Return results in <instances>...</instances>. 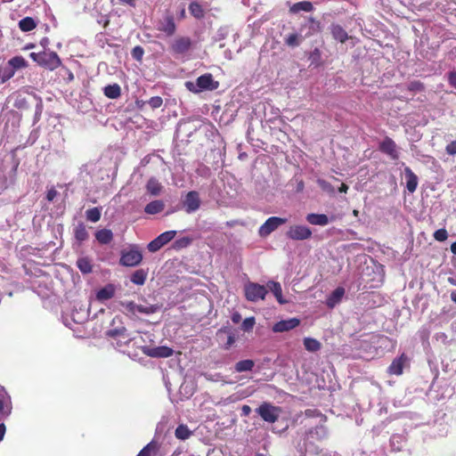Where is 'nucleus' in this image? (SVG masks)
Wrapping results in <instances>:
<instances>
[{
  "mask_svg": "<svg viewBox=\"0 0 456 456\" xmlns=\"http://www.w3.org/2000/svg\"><path fill=\"white\" fill-rule=\"evenodd\" d=\"M303 456H326V455L322 453V452H314L311 449H306V451Z\"/></svg>",
  "mask_w": 456,
  "mask_h": 456,
  "instance_id": "56",
  "label": "nucleus"
},
{
  "mask_svg": "<svg viewBox=\"0 0 456 456\" xmlns=\"http://www.w3.org/2000/svg\"><path fill=\"white\" fill-rule=\"evenodd\" d=\"M314 9L313 4L308 1H302L293 4L290 8L289 12L291 13H298L300 12H310Z\"/></svg>",
  "mask_w": 456,
  "mask_h": 456,
  "instance_id": "24",
  "label": "nucleus"
},
{
  "mask_svg": "<svg viewBox=\"0 0 456 456\" xmlns=\"http://www.w3.org/2000/svg\"><path fill=\"white\" fill-rule=\"evenodd\" d=\"M86 216L88 221L96 223L101 218V210L98 208L87 209L86 212Z\"/></svg>",
  "mask_w": 456,
  "mask_h": 456,
  "instance_id": "40",
  "label": "nucleus"
},
{
  "mask_svg": "<svg viewBox=\"0 0 456 456\" xmlns=\"http://www.w3.org/2000/svg\"><path fill=\"white\" fill-rule=\"evenodd\" d=\"M409 89L410 90H421L422 89V85L419 83V82H411L410 85H409Z\"/></svg>",
  "mask_w": 456,
  "mask_h": 456,
  "instance_id": "58",
  "label": "nucleus"
},
{
  "mask_svg": "<svg viewBox=\"0 0 456 456\" xmlns=\"http://www.w3.org/2000/svg\"><path fill=\"white\" fill-rule=\"evenodd\" d=\"M147 278V273L140 269L135 271L132 276H131V281L136 285H142L144 284Z\"/></svg>",
  "mask_w": 456,
  "mask_h": 456,
  "instance_id": "37",
  "label": "nucleus"
},
{
  "mask_svg": "<svg viewBox=\"0 0 456 456\" xmlns=\"http://www.w3.org/2000/svg\"><path fill=\"white\" fill-rule=\"evenodd\" d=\"M320 30V23L313 18H308L306 21L301 25L300 32L305 33L304 36L308 37Z\"/></svg>",
  "mask_w": 456,
  "mask_h": 456,
  "instance_id": "16",
  "label": "nucleus"
},
{
  "mask_svg": "<svg viewBox=\"0 0 456 456\" xmlns=\"http://www.w3.org/2000/svg\"><path fill=\"white\" fill-rule=\"evenodd\" d=\"M299 324L300 320L297 318L281 320L273 326L272 330L275 333L285 332L297 328Z\"/></svg>",
  "mask_w": 456,
  "mask_h": 456,
  "instance_id": "11",
  "label": "nucleus"
},
{
  "mask_svg": "<svg viewBox=\"0 0 456 456\" xmlns=\"http://www.w3.org/2000/svg\"><path fill=\"white\" fill-rule=\"evenodd\" d=\"M312 230L306 225H291L286 232L289 239L293 240H305L312 237Z\"/></svg>",
  "mask_w": 456,
  "mask_h": 456,
  "instance_id": "7",
  "label": "nucleus"
},
{
  "mask_svg": "<svg viewBox=\"0 0 456 456\" xmlns=\"http://www.w3.org/2000/svg\"><path fill=\"white\" fill-rule=\"evenodd\" d=\"M256 323V320L254 317H248L246 318L241 324V329L244 331H249L254 328V325Z\"/></svg>",
  "mask_w": 456,
  "mask_h": 456,
  "instance_id": "48",
  "label": "nucleus"
},
{
  "mask_svg": "<svg viewBox=\"0 0 456 456\" xmlns=\"http://www.w3.org/2000/svg\"><path fill=\"white\" fill-rule=\"evenodd\" d=\"M403 173L406 182V188L409 192L413 193L418 186V176L412 172V170L409 167H404Z\"/></svg>",
  "mask_w": 456,
  "mask_h": 456,
  "instance_id": "15",
  "label": "nucleus"
},
{
  "mask_svg": "<svg viewBox=\"0 0 456 456\" xmlns=\"http://www.w3.org/2000/svg\"><path fill=\"white\" fill-rule=\"evenodd\" d=\"M305 220L313 225L325 226L330 223L329 217L324 214L311 213L306 215Z\"/></svg>",
  "mask_w": 456,
  "mask_h": 456,
  "instance_id": "21",
  "label": "nucleus"
},
{
  "mask_svg": "<svg viewBox=\"0 0 456 456\" xmlns=\"http://www.w3.org/2000/svg\"><path fill=\"white\" fill-rule=\"evenodd\" d=\"M266 287L272 291L280 304L283 305L287 303V300H285L282 297V289L279 282L270 281L267 282Z\"/></svg>",
  "mask_w": 456,
  "mask_h": 456,
  "instance_id": "23",
  "label": "nucleus"
},
{
  "mask_svg": "<svg viewBox=\"0 0 456 456\" xmlns=\"http://www.w3.org/2000/svg\"><path fill=\"white\" fill-rule=\"evenodd\" d=\"M175 436L178 439L185 440L190 437L191 432L189 430V428L184 425H179L175 429Z\"/></svg>",
  "mask_w": 456,
  "mask_h": 456,
  "instance_id": "41",
  "label": "nucleus"
},
{
  "mask_svg": "<svg viewBox=\"0 0 456 456\" xmlns=\"http://www.w3.org/2000/svg\"><path fill=\"white\" fill-rule=\"evenodd\" d=\"M5 426L4 424H0V440H2L4 436V434H5Z\"/></svg>",
  "mask_w": 456,
  "mask_h": 456,
  "instance_id": "63",
  "label": "nucleus"
},
{
  "mask_svg": "<svg viewBox=\"0 0 456 456\" xmlns=\"http://www.w3.org/2000/svg\"><path fill=\"white\" fill-rule=\"evenodd\" d=\"M235 342V338L233 335H229L226 342L225 348H229L232 345H233Z\"/></svg>",
  "mask_w": 456,
  "mask_h": 456,
  "instance_id": "62",
  "label": "nucleus"
},
{
  "mask_svg": "<svg viewBox=\"0 0 456 456\" xmlns=\"http://www.w3.org/2000/svg\"><path fill=\"white\" fill-rule=\"evenodd\" d=\"M448 79L449 83L456 88V72H450Z\"/></svg>",
  "mask_w": 456,
  "mask_h": 456,
  "instance_id": "57",
  "label": "nucleus"
},
{
  "mask_svg": "<svg viewBox=\"0 0 456 456\" xmlns=\"http://www.w3.org/2000/svg\"><path fill=\"white\" fill-rule=\"evenodd\" d=\"M7 65L16 72L18 69L28 67V61L22 56H14L8 61Z\"/></svg>",
  "mask_w": 456,
  "mask_h": 456,
  "instance_id": "28",
  "label": "nucleus"
},
{
  "mask_svg": "<svg viewBox=\"0 0 456 456\" xmlns=\"http://www.w3.org/2000/svg\"><path fill=\"white\" fill-rule=\"evenodd\" d=\"M305 414L306 417L308 418H313V417H320L321 420L323 419V416L322 414H321L320 412H318L316 410H311V409H308L305 411Z\"/></svg>",
  "mask_w": 456,
  "mask_h": 456,
  "instance_id": "54",
  "label": "nucleus"
},
{
  "mask_svg": "<svg viewBox=\"0 0 456 456\" xmlns=\"http://www.w3.org/2000/svg\"><path fill=\"white\" fill-rule=\"evenodd\" d=\"M77 266L83 273H89L92 272V265L88 258L81 257L77 261Z\"/></svg>",
  "mask_w": 456,
  "mask_h": 456,
  "instance_id": "36",
  "label": "nucleus"
},
{
  "mask_svg": "<svg viewBox=\"0 0 456 456\" xmlns=\"http://www.w3.org/2000/svg\"><path fill=\"white\" fill-rule=\"evenodd\" d=\"M327 436V429L324 426H318L314 430H311L308 435V439L322 440Z\"/></svg>",
  "mask_w": 456,
  "mask_h": 456,
  "instance_id": "33",
  "label": "nucleus"
},
{
  "mask_svg": "<svg viewBox=\"0 0 456 456\" xmlns=\"http://www.w3.org/2000/svg\"><path fill=\"white\" fill-rule=\"evenodd\" d=\"M57 196V191L53 188L50 189L48 191H47V194H46V199L49 200V201H53L55 197Z\"/></svg>",
  "mask_w": 456,
  "mask_h": 456,
  "instance_id": "55",
  "label": "nucleus"
},
{
  "mask_svg": "<svg viewBox=\"0 0 456 456\" xmlns=\"http://www.w3.org/2000/svg\"><path fill=\"white\" fill-rule=\"evenodd\" d=\"M157 448V444L154 442H151L141 450L137 456H151L153 452H156Z\"/></svg>",
  "mask_w": 456,
  "mask_h": 456,
  "instance_id": "43",
  "label": "nucleus"
},
{
  "mask_svg": "<svg viewBox=\"0 0 456 456\" xmlns=\"http://www.w3.org/2000/svg\"><path fill=\"white\" fill-rule=\"evenodd\" d=\"M176 234L175 231H167L165 232L158 236L159 240L163 243L165 246L167 243H168L170 240H172Z\"/></svg>",
  "mask_w": 456,
  "mask_h": 456,
  "instance_id": "46",
  "label": "nucleus"
},
{
  "mask_svg": "<svg viewBox=\"0 0 456 456\" xmlns=\"http://www.w3.org/2000/svg\"><path fill=\"white\" fill-rule=\"evenodd\" d=\"M143 352L151 357H169L173 354L172 348L167 346H157L153 348H146Z\"/></svg>",
  "mask_w": 456,
  "mask_h": 456,
  "instance_id": "18",
  "label": "nucleus"
},
{
  "mask_svg": "<svg viewBox=\"0 0 456 456\" xmlns=\"http://www.w3.org/2000/svg\"><path fill=\"white\" fill-rule=\"evenodd\" d=\"M185 86L189 91H191L192 93H200V89L198 87L197 81L196 82L187 81L185 83Z\"/></svg>",
  "mask_w": 456,
  "mask_h": 456,
  "instance_id": "52",
  "label": "nucleus"
},
{
  "mask_svg": "<svg viewBox=\"0 0 456 456\" xmlns=\"http://www.w3.org/2000/svg\"><path fill=\"white\" fill-rule=\"evenodd\" d=\"M164 208V203L161 200H153L146 205L144 211L149 215H155L161 212Z\"/></svg>",
  "mask_w": 456,
  "mask_h": 456,
  "instance_id": "30",
  "label": "nucleus"
},
{
  "mask_svg": "<svg viewBox=\"0 0 456 456\" xmlns=\"http://www.w3.org/2000/svg\"><path fill=\"white\" fill-rule=\"evenodd\" d=\"M204 376L208 380H210L213 382H222L223 384H232V381L225 380L224 376L221 373L205 374Z\"/></svg>",
  "mask_w": 456,
  "mask_h": 456,
  "instance_id": "44",
  "label": "nucleus"
},
{
  "mask_svg": "<svg viewBox=\"0 0 456 456\" xmlns=\"http://www.w3.org/2000/svg\"><path fill=\"white\" fill-rule=\"evenodd\" d=\"M286 222V218L271 216L260 226L258 233L261 237H267Z\"/></svg>",
  "mask_w": 456,
  "mask_h": 456,
  "instance_id": "8",
  "label": "nucleus"
},
{
  "mask_svg": "<svg viewBox=\"0 0 456 456\" xmlns=\"http://www.w3.org/2000/svg\"><path fill=\"white\" fill-rule=\"evenodd\" d=\"M445 151L451 156L456 155V141L448 143L445 147Z\"/></svg>",
  "mask_w": 456,
  "mask_h": 456,
  "instance_id": "53",
  "label": "nucleus"
},
{
  "mask_svg": "<svg viewBox=\"0 0 456 456\" xmlns=\"http://www.w3.org/2000/svg\"><path fill=\"white\" fill-rule=\"evenodd\" d=\"M408 363V357L405 354H402L399 357L394 359L388 367V373L391 375L399 376L403 373V368Z\"/></svg>",
  "mask_w": 456,
  "mask_h": 456,
  "instance_id": "13",
  "label": "nucleus"
},
{
  "mask_svg": "<svg viewBox=\"0 0 456 456\" xmlns=\"http://www.w3.org/2000/svg\"><path fill=\"white\" fill-rule=\"evenodd\" d=\"M12 405H11V398L6 391L1 387L0 388V415L8 416L11 413Z\"/></svg>",
  "mask_w": 456,
  "mask_h": 456,
  "instance_id": "17",
  "label": "nucleus"
},
{
  "mask_svg": "<svg viewBox=\"0 0 456 456\" xmlns=\"http://www.w3.org/2000/svg\"><path fill=\"white\" fill-rule=\"evenodd\" d=\"M257 414L266 422L274 423L280 417L281 409L269 403H263L256 410Z\"/></svg>",
  "mask_w": 456,
  "mask_h": 456,
  "instance_id": "6",
  "label": "nucleus"
},
{
  "mask_svg": "<svg viewBox=\"0 0 456 456\" xmlns=\"http://www.w3.org/2000/svg\"><path fill=\"white\" fill-rule=\"evenodd\" d=\"M305 37L299 31V33H291L284 38L285 44L290 47H297L300 45Z\"/></svg>",
  "mask_w": 456,
  "mask_h": 456,
  "instance_id": "25",
  "label": "nucleus"
},
{
  "mask_svg": "<svg viewBox=\"0 0 456 456\" xmlns=\"http://www.w3.org/2000/svg\"><path fill=\"white\" fill-rule=\"evenodd\" d=\"M198 87L200 92L203 90H215L218 87L219 84L217 81L213 79L211 74H204L197 78Z\"/></svg>",
  "mask_w": 456,
  "mask_h": 456,
  "instance_id": "14",
  "label": "nucleus"
},
{
  "mask_svg": "<svg viewBox=\"0 0 456 456\" xmlns=\"http://www.w3.org/2000/svg\"><path fill=\"white\" fill-rule=\"evenodd\" d=\"M74 236L79 242H83L88 239V232L83 223L78 224L74 229Z\"/></svg>",
  "mask_w": 456,
  "mask_h": 456,
  "instance_id": "32",
  "label": "nucleus"
},
{
  "mask_svg": "<svg viewBox=\"0 0 456 456\" xmlns=\"http://www.w3.org/2000/svg\"><path fill=\"white\" fill-rule=\"evenodd\" d=\"M37 27L36 20L31 17H25L19 21V28L23 32H28Z\"/></svg>",
  "mask_w": 456,
  "mask_h": 456,
  "instance_id": "31",
  "label": "nucleus"
},
{
  "mask_svg": "<svg viewBox=\"0 0 456 456\" xmlns=\"http://www.w3.org/2000/svg\"><path fill=\"white\" fill-rule=\"evenodd\" d=\"M106 336L111 339L113 346L117 348H121L133 340L131 334L123 325L109 329L106 331Z\"/></svg>",
  "mask_w": 456,
  "mask_h": 456,
  "instance_id": "2",
  "label": "nucleus"
},
{
  "mask_svg": "<svg viewBox=\"0 0 456 456\" xmlns=\"http://www.w3.org/2000/svg\"><path fill=\"white\" fill-rule=\"evenodd\" d=\"M379 150L388 155L392 159H398L399 153L395 142L389 137H386L379 144Z\"/></svg>",
  "mask_w": 456,
  "mask_h": 456,
  "instance_id": "12",
  "label": "nucleus"
},
{
  "mask_svg": "<svg viewBox=\"0 0 456 456\" xmlns=\"http://www.w3.org/2000/svg\"><path fill=\"white\" fill-rule=\"evenodd\" d=\"M191 39L188 37H175L170 45V53L175 58L183 57L191 50Z\"/></svg>",
  "mask_w": 456,
  "mask_h": 456,
  "instance_id": "5",
  "label": "nucleus"
},
{
  "mask_svg": "<svg viewBox=\"0 0 456 456\" xmlns=\"http://www.w3.org/2000/svg\"><path fill=\"white\" fill-rule=\"evenodd\" d=\"M39 65L49 70H54L61 65V61L54 52H42Z\"/></svg>",
  "mask_w": 456,
  "mask_h": 456,
  "instance_id": "9",
  "label": "nucleus"
},
{
  "mask_svg": "<svg viewBox=\"0 0 456 456\" xmlns=\"http://www.w3.org/2000/svg\"><path fill=\"white\" fill-rule=\"evenodd\" d=\"M143 53H144V51H143L142 47H141L139 45L134 47V49L132 51V56L136 61H141L143 56Z\"/></svg>",
  "mask_w": 456,
  "mask_h": 456,
  "instance_id": "51",
  "label": "nucleus"
},
{
  "mask_svg": "<svg viewBox=\"0 0 456 456\" xmlns=\"http://www.w3.org/2000/svg\"><path fill=\"white\" fill-rule=\"evenodd\" d=\"M163 246H164L163 243L157 237L156 239H154L148 244L147 248H148L149 251L156 252V251L159 250Z\"/></svg>",
  "mask_w": 456,
  "mask_h": 456,
  "instance_id": "47",
  "label": "nucleus"
},
{
  "mask_svg": "<svg viewBox=\"0 0 456 456\" xmlns=\"http://www.w3.org/2000/svg\"><path fill=\"white\" fill-rule=\"evenodd\" d=\"M330 30H331V34H332L333 37L336 40H338L341 43H344L347 40V38H348L347 33L340 25H338V24L331 25Z\"/></svg>",
  "mask_w": 456,
  "mask_h": 456,
  "instance_id": "26",
  "label": "nucleus"
},
{
  "mask_svg": "<svg viewBox=\"0 0 456 456\" xmlns=\"http://www.w3.org/2000/svg\"><path fill=\"white\" fill-rule=\"evenodd\" d=\"M41 55L42 53H31L29 57L39 65Z\"/></svg>",
  "mask_w": 456,
  "mask_h": 456,
  "instance_id": "59",
  "label": "nucleus"
},
{
  "mask_svg": "<svg viewBox=\"0 0 456 456\" xmlns=\"http://www.w3.org/2000/svg\"><path fill=\"white\" fill-rule=\"evenodd\" d=\"M147 190L152 195H159L161 190V185L155 178H151L147 183Z\"/></svg>",
  "mask_w": 456,
  "mask_h": 456,
  "instance_id": "38",
  "label": "nucleus"
},
{
  "mask_svg": "<svg viewBox=\"0 0 456 456\" xmlns=\"http://www.w3.org/2000/svg\"><path fill=\"white\" fill-rule=\"evenodd\" d=\"M245 297L249 302L264 300L268 293L267 287L255 282H248L244 287Z\"/></svg>",
  "mask_w": 456,
  "mask_h": 456,
  "instance_id": "3",
  "label": "nucleus"
},
{
  "mask_svg": "<svg viewBox=\"0 0 456 456\" xmlns=\"http://www.w3.org/2000/svg\"><path fill=\"white\" fill-rule=\"evenodd\" d=\"M200 207V200L199 193L195 191H190L186 194L183 200V208L186 213L191 214L197 211Z\"/></svg>",
  "mask_w": 456,
  "mask_h": 456,
  "instance_id": "10",
  "label": "nucleus"
},
{
  "mask_svg": "<svg viewBox=\"0 0 456 456\" xmlns=\"http://www.w3.org/2000/svg\"><path fill=\"white\" fill-rule=\"evenodd\" d=\"M104 95L109 99H118L121 94V88L118 84L109 85L104 87Z\"/></svg>",
  "mask_w": 456,
  "mask_h": 456,
  "instance_id": "27",
  "label": "nucleus"
},
{
  "mask_svg": "<svg viewBox=\"0 0 456 456\" xmlns=\"http://www.w3.org/2000/svg\"><path fill=\"white\" fill-rule=\"evenodd\" d=\"M251 412V408L248 405H243L241 408V413L243 416H248Z\"/></svg>",
  "mask_w": 456,
  "mask_h": 456,
  "instance_id": "61",
  "label": "nucleus"
},
{
  "mask_svg": "<svg viewBox=\"0 0 456 456\" xmlns=\"http://www.w3.org/2000/svg\"><path fill=\"white\" fill-rule=\"evenodd\" d=\"M175 23L172 16H166L160 22L159 29L166 33L167 36H171L175 32Z\"/></svg>",
  "mask_w": 456,
  "mask_h": 456,
  "instance_id": "22",
  "label": "nucleus"
},
{
  "mask_svg": "<svg viewBox=\"0 0 456 456\" xmlns=\"http://www.w3.org/2000/svg\"><path fill=\"white\" fill-rule=\"evenodd\" d=\"M15 74V71L9 66L5 68H1V75L0 79L1 83L4 84L9 79H11Z\"/></svg>",
  "mask_w": 456,
  "mask_h": 456,
  "instance_id": "42",
  "label": "nucleus"
},
{
  "mask_svg": "<svg viewBox=\"0 0 456 456\" xmlns=\"http://www.w3.org/2000/svg\"><path fill=\"white\" fill-rule=\"evenodd\" d=\"M304 346L305 348L309 352H317L321 349V343L313 338H304Z\"/></svg>",
  "mask_w": 456,
  "mask_h": 456,
  "instance_id": "34",
  "label": "nucleus"
},
{
  "mask_svg": "<svg viewBox=\"0 0 456 456\" xmlns=\"http://www.w3.org/2000/svg\"><path fill=\"white\" fill-rule=\"evenodd\" d=\"M119 304L123 308L122 312L130 318L138 317L140 314L150 315L156 313L159 308L156 305L137 304L131 300H124Z\"/></svg>",
  "mask_w": 456,
  "mask_h": 456,
  "instance_id": "1",
  "label": "nucleus"
},
{
  "mask_svg": "<svg viewBox=\"0 0 456 456\" xmlns=\"http://www.w3.org/2000/svg\"><path fill=\"white\" fill-rule=\"evenodd\" d=\"M95 238L101 244H108L112 240L113 233L109 229H102L96 232Z\"/></svg>",
  "mask_w": 456,
  "mask_h": 456,
  "instance_id": "29",
  "label": "nucleus"
},
{
  "mask_svg": "<svg viewBox=\"0 0 456 456\" xmlns=\"http://www.w3.org/2000/svg\"><path fill=\"white\" fill-rule=\"evenodd\" d=\"M115 292H116L115 285L109 283L97 291L96 298L99 301L109 300L114 297Z\"/></svg>",
  "mask_w": 456,
  "mask_h": 456,
  "instance_id": "19",
  "label": "nucleus"
},
{
  "mask_svg": "<svg viewBox=\"0 0 456 456\" xmlns=\"http://www.w3.org/2000/svg\"><path fill=\"white\" fill-rule=\"evenodd\" d=\"M192 241V239L190 237H183L176 240L174 243V248L175 249H181L188 247Z\"/></svg>",
  "mask_w": 456,
  "mask_h": 456,
  "instance_id": "45",
  "label": "nucleus"
},
{
  "mask_svg": "<svg viewBox=\"0 0 456 456\" xmlns=\"http://www.w3.org/2000/svg\"><path fill=\"white\" fill-rule=\"evenodd\" d=\"M434 238L438 241H444L448 238V232L445 229H438L434 232Z\"/></svg>",
  "mask_w": 456,
  "mask_h": 456,
  "instance_id": "49",
  "label": "nucleus"
},
{
  "mask_svg": "<svg viewBox=\"0 0 456 456\" xmlns=\"http://www.w3.org/2000/svg\"><path fill=\"white\" fill-rule=\"evenodd\" d=\"M163 103V100L161 97L159 96H153L151 97L149 101H148V104L152 108V109H158L159 108Z\"/></svg>",
  "mask_w": 456,
  "mask_h": 456,
  "instance_id": "50",
  "label": "nucleus"
},
{
  "mask_svg": "<svg viewBox=\"0 0 456 456\" xmlns=\"http://www.w3.org/2000/svg\"><path fill=\"white\" fill-rule=\"evenodd\" d=\"M189 11L191 14L197 19H200L204 16V10L197 2H193L189 5Z\"/></svg>",
  "mask_w": 456,
  "mask_h": 456,
  "instance_id": "39",
  "label": "nucleus"
},
{
  "mask_svg": "<svg viewBox=\"0 0 456 456\" xmlns=\"http://www.w3.org/2000/svg\"><path fill=\"white\" fill-rule=\"evenodd\" d=\"M241 320V315L238 312H235L232 315V321L233 323H239Z\"/></svg>",
  "mask_w": 456,
  "mask_h": 456,
  "instance_id": "60",
  "label": "nucleus"
},
{
  "mask_svg": "<svg viewBox=\"0 0 456 456\" xmlns=\"http://www.w3.org/2000/svg\"><path fill=\"white\" fill-rule=\"evenodd\" d=\"M255 366V362L252 360H242L235 364V370L237 372L250 371Z\"/></svg>",
  "mask_w": 456,
  "mask_h": 456,
  "instance_id": "35",
  "label": "nucleus"
},
{
  "mask_svg": "<svg viewBox=\"0 0 456 456\" xmlns=\"http://www.w3.org/2000/svg\"><path fill=\"white\" fill-rule=\"evenodd\" d=\"M345 289L342 287L337 288L326 299V305L330 308L335 307L343 298Z\"/></svg>",
  "mask_w": 456,
  "mask_h": 456,
  "instance_id": "20",
  "label": "nucleus"
},
{
  "mask_svg": "<svg viewBox=\"0 0 456 456\" xmlns=\"http://www.w3.org/2000/svg\"><path fill=\"white\" fill-rule=\"evenodd\" d=\"M142 260V254L137 246H131L121 252L120 264L124 266H136Z\"/></svg>",
  "mask_w": 456,
  "mask_h": 456,
  "instance_id": "4",
  "label": "nucleus"
},
{
  "mask_svg": "<svg viewBox=\"0 0 456 456\" xmlns=\"http://www.w3.org/2000/svg\"><path fill=\"white\" fill-rule=\"evenodd\" d=\"M65 71H66V74L68 76V80L69 81H72L74 79L73 73L69 69H66Z\"/></svg>",
  "mask_w": 456,
  "mask_h": 456,
  "instance_id": "64",
  "label": "nucleus"
}]
</instances>
